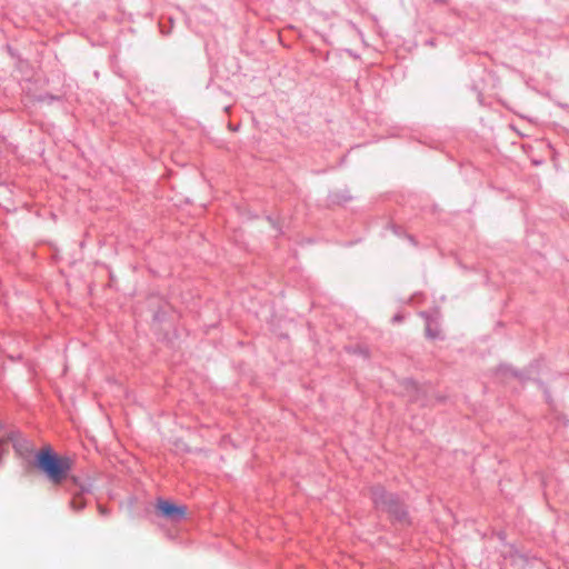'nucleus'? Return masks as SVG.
Returning <instances> with one entry per match:
<instances>
[{"label":"nucleus","mask_w":569,"mask_h":569,"mask_svg":"<svg viewBox=\"0 0 569 569\" xmlns=\"http://www.w3.org/2000/svg\"><path fill=\"white\" fill-rule=\"evenodd\" d=\"M36 462L39 470L54 486L66 480L71 470V460L68 457H59L50 447H44L37 453Z\"/></svg>","instance_id":"obj_1"},{"label":"nucleus","mask_w":569,"mask_h":569,"mask_svg":"<svg viewBox=\"0 0 569 569\" xmlns=\"http://www.w3.org/2000/svg\"><path fill=\"white\" fill-rule=\"evenodd\" d=\"M159 512L171 520H178L184 517L186 508L176 506L167 500H159L157 503Z\"/></svg>","instance_id":"obj_2"},{"label":"nucleus","mask_w":569,"mask_h":569,"mask_svg":"<svg viewBox=\"0 0 569 569\" xmlns=\"http://www.w3.org/2000/svg\"><path fill=\"white\" fill-rule=\"evenodd\" d=\"M84 500L79 495H76L70 502L71 508L76 511L82 510L84 508Z\"/></svg>","instance_id":"obj_3"},{"label":"nucleus","mask_w":569,"mask_h":569,"mask_svg":"<svg viewBox=\"0 0 569 569\" xmlns=\"http://www.w3.org/2000/svg\"><path fill=\"white\" fill-rule=\"evenodd\" d=\"M98 512L101 516H108L109 515V510L106 507L101 506V505L98 506Z\"/></svg>","instance_id":"obj_4"}]
</instances>
